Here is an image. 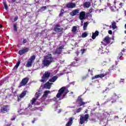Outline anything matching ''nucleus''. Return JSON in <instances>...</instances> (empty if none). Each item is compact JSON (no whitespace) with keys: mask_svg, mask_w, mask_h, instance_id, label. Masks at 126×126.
<instances>
[{"mask_svg":"<svg viewBox=\"0 0 126 126\" xmlns=\"http://www.w3.org/2000/svg\"><path fill=\"white\" fill-rule=\"evenodd\" d=\"M55 60L53 55L51 54H47L44 57L43 60L42 61V64L45 67L49 66L51 63H54Z\"/></svg>","mask_w":126,"mask_h":126,"instance_id":"1","label":"nucleus"},{"mask_svg":"<svg viewBox=\"0 0 126 126\" xmlns=\"http://www.w3.org/2000/svg\"><path fill=\"white\" fill-rule=\"evenodd\" d=\"M80 125H83V124L87 123L88 122V119H89V114H86L85 115H80Z\"/></svg>","mask_w":126,"mask_h":126,"instance_id":"2","label":"nucleus"},{"mask_svg":"<svg viewBox=\"0 0 126 126\" xmlns=\"http://www.w3.org/2000/svg\"><path fill=\"white\" fill-rule=\"evenodd\" d=\"M51 76V72L49 71H45L41 77L42 79L40 80V82H46L47 80H49V77Z\"/></svg>","mask_w":126,"mask_h":126,"instance_id":"3","label":"nucleus"},{"mask_svg":"<svg viewBox=\"0 0 126 126\" xmlns=\"http://www.w3.org/2000/svg\"><path fill=\"white\" fill-rule=\"evenodd\" d=\"M111 40L112 39L109 36H106L103 39V41H101V44L104 45V46H107V45L111 43Z\"/></svg>","mask_w":126,"mask_h":126,"instance_id":"4","label":"nucleus"},{"mask_svg":"<svg viewBox=\"0 0 126 126\" xmlns=\"http://www.w3.org/2000/svg\"><path fill=\"white\" fill-rule=\"evenodd\" d=\"M28 81H29V78L26 77L23 78L18 86L19 88H21L22 86H25L28 83Z\"/></svg>","mask_w":126,"mask_h":126,"instance_id":"5","label":"nucleus"},{"mask_svg":"<svg viewBox=\"0 0 126 126\" xmlns=\"http://www.w3.org/2000/svg\"><path fill=\"white\" fill-rule=\"evenodd\" d=\"M9 111V105H3L1 107L0 110V113H2V114H5V113H7Z\"/></svg>","mask_w":126,"mask_h":126,"instance_id":"6","label":"nucleus"},{"mask_svg":"<svg viewBox=\"0 0 126 126\" xmlns=\"http://www.w3.org/2000/svg\"><path fill=\"white\" fill-rule=\"evenodd\" d=\"M66 88L65 87H62L58 91V93L56 95L57 98H61V96L63 95V92L65 91Z\"/></svg>","mask_w":126,"mask_h":126,"instance_id":"7","label":"nucleus"},{"mask_svg":"<svg viewBox=\"0 0 126 126\" xmlns=\"http://www.w3.org/2000/svg\"><path fill=\"white\" fill-rule=\"evenodd\" d=\"M64 47V45H63L57 48L55 52H54V55H56V56H60V55L62 54V52H63V50Z\"/></svg>","mask_w":126,"mask_h":126,"instance_id":"8","label":"nucleus"},{"mask_svg":"<svg viewBox=\"0 0 126 126\" xmlns=\"http://www.w3.org/2000/svg\"><path fill=\"white\" fill-rule=\"evenodd\" d=\"M59 27H61V26L59 24L56 25L54 27V31H55V32H57V33H60V32H63V28Z\"/></svg>","mask_w":126,"mask_h":126,"instance_id":"9","label":"nucleus"},{"mask_svg":"<svg viewBox=\"0 0 126 126\" xmlns=\"http://www.w3.org/2000/svg\"><path fill=\"white\" fill-rule=\"evenodd\" d=\"M77 101L78 102L79 107H81V106H84V105L86 104V102L83 101V99L81 98V96H80L78 97Z\"/></svg>","mask_w":126,"mask_h":126,"instance_id":"10","label":"nucleus"},{"mask_svg":"<svg viewBox=\"0 0 126 126\" xmlns=\"http://www.w3.org/2000/svg\"><path fill=\"white\" fill-rule=\"evenodd\" d=\"M119 98H120V96H119V95H117L116 94H114L111 97V102L116 103L117 102V100H118Z\"/></svg>","mask_w":126,"mask_h":126,"instance_id":"11","label":"nucleus"},{"mask_svg":"<svg viewBox=\"0 0 126 126\" xmlns=\"http://www.w3.org/2000/svg\"><path fill=\"white\" fill-rule=\"evenodd\" d=\"M28 51H29V48L28 47L21 50L19 51V55H20V56H22V55H24V54H25V53H27Z\"/></svg>","mask_w":126,"mask_h":126,"instance_id":"12","label":"nucleus"},{"mask_svg":"<svg viewBox=\"0 0 126 126\" xmlns=\"http://www.w3.org/2000/svg\"><path fill=\"white\" fill-rule=\"evenodd\" d=\"M107 74H100L98 75H96L94 77H92V79L93 80L94 79H96L97 78H103V77H104V76H106Z\"/></svg>","mask_w":126,"mask_h":126,"instance_id":"13","label":"nucleus"},{"mask_svg":"<svg viewBox=\"0 0 126 126\" xmlns=\"http://www.w3.org/2000/svg\"><path fill=\"white\" fill-rule=\"evenodd\" d=\"M78 14H79V9H74L70 13L71 16H75V15H78Z\"/></svg>","mask_w":126,"mask_h":126,"instance_id":"14","label":"nucleus"},{"mask_svg":"<svg viewBox=\"0 0 126 126\" xmlns=\"http://www.w3.org/2000/svg\"><path fill=\"white\" fill-rule=\"evenodd\" d=\"M86 13L84 11H81L79 14V19L81 20H84L85 19Z\"/></svg>","mask_w":126,"mask_h":126,"instance_id":"15","label":"nucleus"},{"mask_svg":"<svg viewBox=\"0 0 126 126\" xmlns=\"http://www.w3.org/2000/svg\"><path fill=\"white\" fill-rule=\"evenodd\" d=\"M66 6L67 8H74L76 6V5L74 3L70 2L67 3Z\"/></svg>","mask_w":126,"mask_h":126,"instance_id":"16","label":"nucleus"},{"mask_svg":"<svg viewBox=\"0 0 126 126\" xmlns=\"http://www.w3.org/2000/svg\"><path fill=\"white\" fill-rule=\"evenodd\" d=\"M51 85H52V84L50 82H47L44 85L43 87L46 89H50Z\"/></svg>","mask_w":126,"mask_h":126,"instance_id":"17","label":"nucleus"},{"mask_svg":"<svg viewBox=\"0 0 126 126\" xmlns=\"http://www.w3.org/2000/svg\"><path fill=\"white\" fill-rule=\"evenodd\" d=\"M91 6V3L89 1H87L84 3V8H89Z\"/></svg>","mask_w":126,"mask_h":126,"instance_id":"18","label":"nucleus"},{"mask_svg":"<svg viewBox=\"0 0 126 126\" xmlns=\"http://www.w3.org/2000/svg\"><path fill=\"white\" fill-rule=\"evenodd\" d=\"M99 35V32L98 31H96L94 33H93L92 38L94 40Z\"/></svg>","mask_w":126,"mask_h":126,"instance_id":"19","label":"nucleus"},{"mask_svg":"<svg viewBox=\"0 0 126 126\" xmlns=\"http://www.w3.org/2000/svg\"><path fill=\"white\" fill-rule=\"evenodd\" d=\"M72 121H73V118H70L69 119V122L66 124L65 126H71L72 125Z\"/></svg>","mask_w":126,"mask_h":126,"instance_id":"20","label":"nucleus"},{"mask_svg":"<svg viewBox=\"0 0 126 126\" xmlns=\"http://www.w3.org/2000/svg\"><path fill=\"white\" fill-rule=\"evenodd\" d=\"M71 32L73 34H76L78 31H77V27L74 26L72 27Z\"/></svg>","mask_w":126,"mask_h":126,"instance_id":"21","label":"nucleus"},{"mask_svg":"<svg viewBox=\"0 0 126 126\" xmlns=\"http://www.w3.org/2000/svg\"><path fill=\"white\" fill-rule=\"evenodd\" d=\"M27 92V91H24L22 92V93L19 95V98H24L25 95H26V93Z\"/></svg>","mask_w":126,"mask_h":126,"instance_id":"22","label":"nucleus"},{"mask_svg":"<svg viewBox=\"0 0 126 126\" xmlns=\"http://www.w3.org/2000/svg\"><path fill=\"white\" fill-rule=\"evenodd\" d=\"M58 79V76H54L51 79L49 80V82H55Z\"/></svg>","mask_w":126,"mask_h":126,"instance_id":"23","label":"nucleus"},{"mask_svg":"<svg viewBox=\"0 0 126 126\" xmlns=\"http://www.w3.org/2000/svg\"><path fill=\"white\" fill-rule=\"evenodd\" d=\"M37 100V98H33L31 100V104H29V107H30L31 106H32V105H34V104H35V103H36V101Z\"/></svg>","mask_w":126,"mask_h":126,"instance_id":"24","label":"nucleus"},{"mask_svg":"<svg viewBox=\"0 0 126 126\" xmlns=\"http://www.w3.org/2000/svg\"><path fill=\"white\" fill-rule=\"evenodd\" d=\"M47 7H53V6L51 5H49L47 6H44L41 7L40 9H41V10L42 11H45V10H46V9H47Z\"/></svg>","mask_w":126,"mask_h":126,"instance_id":"25","label":"nucleus"},{"mask_svg":"<svg viewBox=\"0 0 126 126\" xmlns=\"http://www.w3.org/2000/svg\"><path fill=\"white\" fill-rule=\"evenodd\" d=\"M117 23H116V22H115V21H113L112 23V29L113 30H115V29H116V28H117Z\"/></svg>","mask_w":126,"mask_h":126,"instance_id":"26","label":"nucleus"},{"mask_svg":"<svg viewBox=\"0 0 126 126\" xmlns=\"http://www.w3.org/2000/svg\"><path fill=\"white\" fill-rule=\"evenodd\" d=\"M20 65V61H19L16 64V65L13 68V70H14V69L16 70L17 68H18V66Z\"/></svg>","mask_w":126,"mask_h":126,"instance_id":"27","label":"nucleus"},{"mask_svg":"<svg viewBox=\"0 0 126 126\" xmlns=\"http://www.w3.org/2000/svg\"><path fill=\"white\" fill-rule=\"evenodd\" d=\"M35 59H36V56H35V55H32L30 58L29 61L33 63L34 61H35Z\"/></svg>","mask_w":126,"mask_h":126,"instance_id":"28","label":"nucleus"},{"mask_svg":"<svg viewBox=\"0 0 126 126\" xmlns=\"http://www.w3.org/2000/svg\"><path fill=\"white\" fill-rule=\"evenodd\" d=\"M32 63H33V62L29 60L27 63V66L28 67H31L32 66Z\"/></svg>","mask_w":126,"mask_h":126,"instance_id":"29","label":"nucleus"},{"mask_svg":"<svg viewBox=\"0 0 126 126\" xmlns=\"http://www.w3.org/2000/svg\"><path fill=\"white\" fill-rule=\"evenodd\" d=\"M87 26H88V22H86L84 23L83 30H86V29H87Z\"/></svg>","mask_w":126,"mask_h":126,"instance_id":"30","label":"nucleus"},{"mask_svg":"<svg viewBox=\"0 0 126 126\" xmlns=\"http://www.w3.org/2000/svg\"><path fill=\"white\" fill-rule=\"evenodd\" d=\"M49 93H50V91H45L43 93L42 97H46Z\"/></svg>","mask_w":126,"mask_h":126,"instance_id":"31","label":"nucleus"},{"mask_svg":"<svg viewBox=\"0 0 126 126\" xmlns=\"http://www.w3.org/2000/svg\"><path fill=\"white\" fill-rule=\"evenodd\" d=\"M63 11H64V9H61V10L60 11V13L59 15V17H62V16H63Z\"/></svg>","mask_w":126,"mask_h":126,"instance_id":"32","label":"nucleus"},{"mask_svg":"<svg viewBox=\"0 0 126 126\" xmlns=\"http://www.w3.org/2000/svg\"><path fill=\"white\" fill-rule=\"evenodd\" d=\"M13 29H14V31H15L16 32H17V24L16 23L13 24Z\"/></svg>","mask_w":126,"mask_h":126,"instance_id":"33","label":"nucleus"},{"mask_svg":"<svg viewBox=\"0 0 126 126\" xmlns=\"http://www.w3.org/2000/svg\"><path fill=\"white\" fill-rule=\"evenodd\" d=\"M123 56H124V54H123L122 52L120 53L117 57V59L120 60L121 59V58H122L123 57Z\"/></svg>","mask_w":126,"mask_h":126,"instance_id":"34","label":"nucleus"},{"mask_svg":"<svg viewBox=\"0 0 126 126\" xmlns=\"http://www.w3.org/2000/svg\"><path fill=\"white\" fill-rule=\"evenodd\" d=\"M88 34L87 33V32H83L82 34V38H86V37H87Z\"/></svg>","mask_w":126,"mask_h":126,"instance_id":"35","label":"nucleus"},{"mask_svg":"<svg viewBox=\"0 0 126 126\" xmlns=\"http://www.w3.org/2000/svg\"><path fill=\"white\" fill-rule=\"evenodd\" d=\"M3 5H4V7L5 8V9H8V6L7 5V4H6V3L5 2H3Z\"/></svg>","mask_w":126,"mask_h":126,"instance_id":"36","label":"nucleus"},{"mask_svg":"<svg viewBox=\"0 0 126 126\" xmlns=\"http://www.w3.org/2000/svg\"><path fill=\"white\" fill-rule=\"evenodd\" d=\"M78 62H76L75 61L71 63V65L72 66H75V65H76L77 63Z\"/></svg>","mask_w":126,"mask_h":126,"instance_id":"37","label":"nucleus"},{"mask_svg":"<svg viewBox=\"0 0 126 126\" xmlns=\"http://www.w3.org/2000/svg\"><path fill=\"white\" fill-rule=\"evenodd\" d=\"M35 97H36V99H38V98H39V97H40V94H38V93H36L35 94Z\"/></svg>","mask_w":126,"mask_h":126,"instance_id":"38","label":"nucleus"},{"mask_svg":"<svg viewBox=\"0 0 126 126\" xmlns=\"http://www.w3.org/2000/svg\"><path fill=\"white\" fill-rule=\"evenodd\" d=\"M81 107L79 108L77 111H76V113H80V112H81Z\"/></svg>","mask_w":126,"mask_h":126,"instance_id":"39","label":"nucleus"},{"mask_svg":"<svg viewBox=\"0 0 126 126\" xmlns=\"http://www.w3.org/2000/svg\"><path fill=\"white\" fill-rule=\"evenodd\" d=\"M85 51H86V49H81V54H84V53L85 52Z\"/></svg>","mask_w":126,"mask_h":126,"instance_id":"40","label":"nucleus"},{"mask_svg":"<svg viewBox=\"0 0 126 126\" xmlns=\"http://www.w3.org/2000/svg\"><path fill=\"white\" fill-rule=\"evenodd\" d=\"M68 92H66L65 94H63V97H62V99H64V97H65V96L66 95V94L67 93H68Z\"/></svg>","mask_w":126,"mask_h":126,"instance_id":"41","label":"nucleus"},{"mask_svg":"<svg viewBox=\"0 0 126 126\" xmlns=\"http://www.w3.org/2000/svg\"><path fill=\"white\" fill-rule=\"evenodd\" d=\"M74 60L76 61V63H78V62H79V59L77 58V57H75Z\"/></svg>","mask_w":126,"mask_h":126,"instance_id":"42","label":"nucleus"},{"mask_svg":"<svg viewBox=\"0 0 126 126\" xmlns=\"http://www.w3.org/2000/svg\"><path fill=\"white\" fill-rule=\"evenodd\" d=\"M106 10V8L104 9H101L99 10V12H102V11H105Z\"/></svg>","mask_w":126,"mask_h":126,"instance_id":"43","label":"nucleus"},{"mask_svg":"<svg viewBox=\"0 0 126 126\" xmlns=\"http://www.w3.org/2000/svg\"><path fill=\"white\" fill-rule=\"evenodd\" d=\"M108 34H109L110 35H112L113 34V32L112 31V30L108 31Z\"/></svg>","mask_w":126,"mask_h":126,"instance_id":"44","label":"nucleus"},{"mask_svg":"<svg viewBox=\"0 0 126 126\" xmlns=\"http://www.w3.org/2000/svg\"><path fill=\"white\" fill-rule=\"evenodd\" d=\"M23 44H25V43H27V39H24L23 41Z\"/></svg>","mask_w":126,"mask_h":126,"instance_id":"45","label":"nucleus"},{"mask_svg":"<svg viewBox=\"0 0 126 126\" xmlns=\"http://www.w3.org/2000/svg\"><path fill=\"white\" fill-rule=\"evenodd\" d=\"M18 19V16H16L14 18V21H17V20Z\"/></svg>","mask_w":126,"mask_h":126,"instance_id":"46","label":"nucleus"},{"mask_svg":"<svg viewBox=\"0 0 126 126\" xmlns=\"http://www.w3.org/2000/svg\"><path fill=\"white\" fill-rule=\"evenodd\" d=\"M112 69H113V70H115V69H116V66L115 65H113L112 66Z\"/></svg>","mask_w":126,"mask_h":126,"instance_id":"47","label":"nucleus"},{"mask_svg":"<svg viewBox=\"0 0 126 126\" xmlns=\"http://www.w3.org/2000/svg\"><path fill=\"white\" fill-rule=\"evenodd\" d=\"M125 82V79H121L120 80V83H122V82Z\"/></svg>","mask_w":126,"mask_h":126,"instance_id":"48","label":"nucleus"},{"mask_svg":"<svg viewBox=\"0 0 126 126\" xmlns=\"http://www.w3.org/2000/svg\"><path fill=\"white\" fill-rule=\"evenodd\" d=\"M12 124H6L4 126H11Z\"/></svg>","mask_w":126,"mask_h":126,"instance_id":"49","label":"nucleus"},{"mask_svg":"<svg viewBox=\"0 0 126 126\" xmlns=\"http://www.w3.org/2000/svg\"><path fill=\"white\" fill-rule=\"evenodd\" d=\"M36 120H37L36 119V118H34L33 121H32V124H34L35 123V121H36Z\"/></svg>","mask_w":126,"mask_h":126,"instance_id":"50","label":"nucleus"},{"mask_svg":"<svg viewBox=\"0 0 126 126\" xmlns=\"http://www.w3.org/2000/svg\"><path fill=\"white\" fill-rule=\"evenodd\" d=\"M110 90V89H109V88H106V89L105 90V91H103V92H105V91H107V90Z\"/></svg>","mask_w":126,"mask_h":126,"instance_id":"51","label":"nucleus"},{"mask_svg":"<svg viewBox=\"0 0 126 126\" xmlns=\"http://www.w3.org/2000/svg\"><path fill=\"white\" fill-rule=\"evenodd\" d=\"M18 101L19 102L20 101H21V98H19V97H18Z\"/></svg>","mask_w":126,"mask_h":126,"instance_id":"52","label":"nucleus"},{"mask_svg":"<svg viewBox=\"0 0 126 126\" xmlns=\"http://www.w3.org/2000/svg\"><path fill=\"white\" fill-rule=\"evenodd\" d=\"M122 52H123V53H125V52H126V49L125 48H124L122 50Z\"/></svg>","mask_w":126,"mask_h":126,"instance_id":"53","label":"nucleus"},{"mask_svg":"<svg viewBox=\"0 0 126 126\" xmlns=\"http://www.w3.org/2000/svg\"><path fill=\"white\" fill-rule=\"evenodd\" d=\"M89 12H90V13H91V12H92V9H90Z\"/></svg>","mask_w":126,"mask_h":126,"instance_id":"54","label":"nucleus"},{"mask_svg":"<svg viewBox=\"0 0 126 126\" xmlns=\"http://www.w3.org/2000/svg\"><path fill=\"white\" fill-rule=\"evenodd\" d=\"M15 120V117H14L13 119H11V120L14 121Z\"/></svg>","mask_w":126,"mask_h":126,"instance_id":"55","label":"nucleus"},{"mask_svg":"<svg viewBox=\"0 0 126 126\" xmlns=\"http://www.w3.org/2000/svg\"><path fill=\"white\" fill-rule=\"evenodd\" d=\"M117 64H118V62L116 61V65H117Z\"/></svg>","mask_w":126,"mask_h":126,"instance_id":"56","label":"nucleus"},{"mask_svg":"<svg viewBox=\"0 0 126 126\" xmlns=\"http://www.w3.org/2000/svg\"><path fill=\"white\" fill-rule=\"evenodd\" d=\"M2 27V26L1 24H0V28H1Z\"/></svg>","mask_w":126,"mask_h":126,"instance_id":"57","label":"nucleus"},{"mask_svg":"<svg viewBox=\"0 0 126 126\" xmlns=\"http://www.w3.org/2000/svg\"><path fill=\"white\" fill-rule=\"evenodd\" d=\"M125 16H126V10L125 11Z\"/></svg>","mask_w":126,"mask_h":126,"instance_id":"58","label":"nucleus"},{"mask_svg":"<svg viewBox=\"0 0 126 126\" xmlns=\"http://www.w3.org/2000/svg\"><path fill=\"white\" fill-rule=\"evenodd\" d=\"M85 114H87V113H88V112H87V110H86V111L85 112Z\"/></svg>","mask_w":126,"mask_h":126,"instance_id":"59","label":"nucleus"},{"mask_svg":"<svg viewBox=\"0 0 126 126\" xmlns=\"http://www.w3.org/2000/svg\"><path fill=\"white\" fill-rule=\"evenodd\" d=\"M110 85H112V83H109V85H108V86H110Z\"/></svg>","mask_w":126,"mask_h":126,"instance_id":"60","label":"nucleus"},{"mask_svg":"<svg viewBox=\"0 0 126 126\" xmlns=\"http://www.w3.org/2000/svg\"><path fill=\"white\" fill-rule=\"evenodd\" d=\"M122 4H123V3L121 2L120 4V5H122Z\"/></svg>","mask_w":126,"mask_h":126,"instance_id":"61","label":"nucleus"},{"mask_svg":"<svg viewBox=\"0 0 126 126\" xmlns=\"http://www.w3.org/2000/svg\"><path fill=\"white\" fill-rule=\"evenodd\" d=\"M114 4H116V0L114 1Z\"/></svg>","mask_w":126,"mask_h":126,"instance_id":"62","label":"nucleus"},{"mask_svg":"<svg viewBox=\"0 0 126 126\" xmlns=\"http://www.w3.org/2000/svg\"><path fill=\"white\" fill-rule=\"evenodd\" d=\"M125 28H126V24L125 25Z\"/></svg>","mask_w":126,"mask_h":126,"instance_id":"63","label":"nucleus"},{"mask_svg":"<svg viewBox=\"0 0 126 126\" xmlns=\"http://www.w3.org/2000/svg\"><path fill=\"white\" fill-rule=\"evenodd\" d=\"M88 71H89V72L90 71V69H88Z\"/></svg>","mask_w":126,"mask_h":126,"instance_id":"64","label":"nucleus"}]
</instances>
